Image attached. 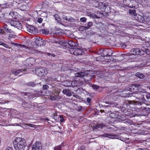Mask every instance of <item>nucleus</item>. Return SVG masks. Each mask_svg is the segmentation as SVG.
I'll list each match as a JSON object with an SVG mask.
<instances>
[{"mask_svg": "<svg viewBox=\"0 0 150 150\" xmlns=\"http://www.w3.org/2000/svg\"><path fill=\"white\" fill-rule=\"evenodd\" d=\"M25 140L21 138H17L13 142L14 147L16 150H24L25 147Z\"/></svg>", "mask_w": 150, "mask_h": 150, "instance_id": "obj_1", "label": "nucleus"}, {"mask_svg": "<svg viewBox=\"0 0 150 150\" xmlns=\"http://www.w3.org/2000/svg\"><path fill=\"white\" fill-rule=\"evenodd\" d=\"M141 86L139 84H135L129 86V87L127 88V89L128 91H130L132 93L130 94L129 93V95L127 96L128 97L129 96H131V95L134 94L139 90V88Z\"/></svg>", "mask_w": 150, "mask_h": 150, "instance_id": "obj_2", "label": "nucleus"}, {"mask_svg": "<svg viewBox=\"0 0 150 150\" xmlns=\"http://www.w3.org/2000/svg\"><path fill=\"white\" fill-rule=\"evenodd\" d=\"M124 5L129 8H135L137 3L135 0H123Z\"/></svg>", "mask_w": 150, "mask_h": 150, "instance_id": "obj_3", "label": "nucleus"}, {"mask_svg": "<svg viewBox=\"0 0 150 150\" xmlns=\"http://www.w3.org/2000/svg\"><path fill=\"white\" fill-rule=\"evenodd\" d=\"M35 73L36 74L40 76H44L47 73V71L41 67L36 68Z\"/></svg>", "mask_w": 150, "mask_h": 150, "instance_id": "obj_4", "label": "nucleus"}, {"mask_svg": "<svg viewBox=\"0 0 150 150\" xmlns=\"http://www.w3.org/2000/svg\"><path fill=\"white\" fill-rule=\"evenodd\" d=\"M35 42L38 45L40 46L45 45L46 44L45 41L40 37L36 36L35 38Z\"/></svg>", "mask_w": 150, "mask_h": 150, "instance_id": "obj_5", "label": "nucleus"}, {"mask_svg": "<svg viewBox=\"0 0 150 150\" xmlns=\"http://www.w3.org/2000/svg\"><path fill=\"white\" fill-rule=\"evenodd\" d=\"M35 60L33 58H30L27 59L25 61V66L27 67H32L35 64Z\"/></svg>", "mask_w": 150, "mask_h": 150, "instance_id": "obj_6", "label": "nucleus"}, {"mask_svg": "<svg viewBox=\"0 0 150 150\" xmlns=\"http://www.w3.org/2000/svg\"><path fill=\"white\" fill-rule=\"evenodd\" d=\"M96 76L94 75H91L89 74H85L83 79L84 81L87 83L89 84L91 82V80L95 78Z\"/></svg>", "mask_w": 150, "mask_h": 150, "instance_id": "obj_7", "label": "nucleus"}, {"mask_svg": "<svg viewBox=\"0 0 150 150\" xmlns=\"http://www.w3.org/2000/svg\"><path fill=\"white\" fill-rule=\"evenodd\" d=\"M101 137H108L111 139H119V134H110L108 133H104L100 135Z\"/></svg>", "mask_w": 150, "mask_h": 150, "instance_id": "obj_8", "label": "nucleus"}, {"mask_svg": "<svg viewBox=\"0 0 150 150\" xmlns=\"http://www.w3.org/2000/svg\"><path fill=\"white\" fill-rule=\"evenodd\" d=\"M112 51L110 49H105L103 50L102 54L104 56H110L112 54Z\"/></svg>", "mask_w": 150, "mask_h": 150, "instance_id": "obj_9", "label": "nucleus"}, {"mask_svg": "<svg viewBox=\"0 0 150 150\" xmlns=\"http://www.w3.org/2000/svg\"><path fill=\"white\" fill-rule=\"evenodd\" d=\"M141 49L139 48H133L130 51V53L131 55H141Z\"/></svg>", "mask_w": 150, "mask_h": 150, "instance_id": "obj_10", "label": "nucleus"}, {"mask_svg": "<svg viewBox=\"0 0 150 150\" xmlns=\"http://www.w3.org/2000/svg\"><path fill=\"white\" fill-rule=\"evenodd\" d=\"M32 150H42L41 144L39 142H35L33 145Z\"/></svg>", "mask_w": 150, "mask_h": 150, "instance_id": "obj_11", "label": "nucleus"}, {"mask_svg": "<svg viewBox=\"0 0 150 150\" xmlns=\"http://www.w3.org/2000/svg\"><path fill=\"white\" fill-rule=\"evenodd\" d=\"M125 103L127 105L134 104L135 105H141L143 103L141 102H137L136 101H131L127 100H125Z\"/></svg>", "mask_w": 150, "mask_h": 150, "instance_id": "obj_12", "label": "nucleus"}, {"mask_svg": "<svg viewBox=\"0 0 150 150\" xmlns=\"http://www.w3.org/2000/svg\"><path fill=\"white\" fill-rule=\"evenodd\" d=\"M91 87L93 89L98 92L102 91V87L94 84H91Z\"/></svg>", "mask_w": 150, "mask_h": 150, "instance_id": "obj_13", "label": "nucleus"}, {"mask_svg": "<svg viewBox=\"0 0 150 150\" xmlns=\"http://www.w3.org/2000/svg\"><path fill=\"white\" fill-rule=\"evenodd\" d=\"M141 55H144L145 53L147 55H150V50L146 48L141 49Z\"/></svg>", "mask_w": 150, "mask_h": 150, "instance_id": "obj_14", "label": "nucleus"}, {"mask_svg": "<svg viewBox=\"0 0 150 150\" xmlns=\"http://www.w3.org/2000/svg\"><path fill=\"white\" fill-rule=\"evenodd\" d=\"M83 53L82 50L80 48H77L75 49L73 54L75 55H82Z\"/></svg>", "mask_w": 150, "mask_h": 150, "instance_id": "obj_15", "label": "nucleus"}, {"mask_svg": "<svg viewBox=\"0 0 150 150\" xmlns=\"http://www.w3.org/2000/svg\"><path fill=\"white\" fill-rule=\"evenodd\" d=\"M3 28L4 29V30H5L7 33H9L13 34H14L15 33L13 30L9 28L7 25L6 24L3 25Z\"/></svg>", "mask_w": 150, "mask_h": 150, "instance_id": "obj_16", "label": "nucleus"}, {"mask_svg": "<svg viewBox=\"0 0 150 150\" xmlns=\"http://www.w3.org/2000/svg\"><path fill=\"white\" fill-rule=\"evenodd\" d=\"M62 93L65 94L67 96L70 97L71 96L72 93H74L73 92L69 89H65L63 90Z\"/></svg>", "mask_w": 150, "mask_h": 150, "instance_id": "obj_17", "label": "nucleus"}, {"mask_svg": "<svg viewBox=\"0 0 150 150\" xmlns=\"http://www.w3.org/2000/svg\"><path fill=\"white\" fill-rule=\"evenodd\" d=\"M73 82L70 81L66 80L61 82V84L65 86H69Z\"/></svg>", "mask_w": 150, "mask_h": 150, "instance_id": "obj_18", "label": "nucleus"}, {"mask_svg": "<svg viewBox=\"0 0 150 150\" xmlns=\"http://www.w3.org/2000/svg\"><path fill=\"white\" fill-rule=\"evenodd\" d=\"M107 5V3L100 2L98 4V8L100 9L102 11H103L104 10L105 6Z\"/></svg>", "mask_w": 150, "mask_h": 150, "instance_id": "obj_19", "label": "nucleus"}, {"mask_svg": "<svg viewBox=\"0 0 150 150\" xmlns=\"http://www.w3.org/2000/svg\"><path fill=\"white\" fill-rule=\"evenodd\" d=\"M112 10L109 5H108L107 3V5L105 6L103 11H105L106 13H108L110 12L113 13V11H112Z\"/></svg>", "mask_w": 150, "mask_h": 150, "instance_id": "obj_20", "label": "nucleus"}, {"mask_svg": "<svg viewBox=\"0 0 150 150\" xmlns=\"http://www.w3.org/2000/svg\"><path fill=\"white\" fill-rule=\"evenodd\" d=\"M134 18L137 21L142 22L143 21H144V18L143 16L139 14H137L136 16Z\"/></svg>", "mask_w": 150, "mask_h": 150, "instance_id": "obj_21", "label": "nucleus"}, {"mask_svg": "<svg viewBox=\"0 0 150 150\" xmlns=\"http://www.w3.org/2000/svg\"><path fill=\"white\" fill-rule=\"evenodd\" d=\"M139 109L140 110L142 111L143 112H146L147 114H149L150 112V109L149 108L142 106L141 108H139Z\"/></svg>", "mask_w": 150, "mask_h": 150, "instance_id": "obj_22", "label": "nucleus"}, {"mask_svg": "<svg viewBox=\"0 0 150 150\" xmlns=\"http://www.w3.org/2000/svg\"><path fill=\"white\" fill-rule=\"evenodd\" d=\"M97 15L94 14V15L93 16L94 17L99 18L102 17L103 16H104L103 15V13L102 12L97 11Z\"/></svg>", "mask_w": 150, "mask_h": 150, "instance_id": "obj_23", "label": "nucleus"}, {"mask_svg": "<svg viewBox=\"0 0 150 150\" xmlns=\"http://www.w3.org/2000/svg\"><path fill=\"white\" fill-rule=\"evenodd\" d=\"M135 75L137 77L139 78L140 79H143L145 77V76L143 74L139 72H137Z\"/></svg>", "mask_w": 150, "mask_h": 150, "instance_id": "obj_24", "label": "nucleus"}, {"mask_svg": "<svg viewBox=\"0 0 150 150\" xmlns=\"http://www.w3.org/2000/svg\"><path fill=\"white\" fill-rule=\"evenodd\" d=\"M27 30L28 32L31 33H34V27L29 25L27 27Z\"/></svg>", "mask_w": 150, "mask_h": 150, "instance_id": "obj_25", "label": "nucleus"}, {"mask_svg": "<svg viewBox=\"0 0 150 150\" xmlns=\"http://www.w3.org/2000/svg\"><path fill=\"white\" fill-rule=\"evenodd\" d=\"M85 74L83 72H79L75 74V76L76 77H84L85 75Z\"/></svg>", "mask_w": 150, "mask_h": 150, "instance_id": "obj_26", "label": "nucleus"}, {"mask_svg": "<svg viewBox=\"0 0 150 150\" xmlns=\"http://www.w3.org/2000/svg\"><path fill=\"white\" fill-rule=\"evenodd\" d=\"M54 17L55 20L57 21L58 23H59L60 24L64 25L62 23V21L60 20L59 16L58 15L55 14L54 15Z\"/></svg>", "mask_w": 150, "mask_h": 150, "instance_id": "obj_27", "label": "nucleus"}, {"mask_svg": "<svg viewBox=\"0 0 150 150\" xmlns=\"http://www.w3.org/2000/svg\"><path fill=\"white\" fill-rule=\"evenodd\" d=\"M39 32L41 34H45V35H47L49 33V31L47 30H46L44 29L40 30Z\"/></svg>", "mask_w": 150, "mask_h": 150, "instance_id": "obj_28", "label": "nucleus"}, {"mask_svg": "<svg viewBox=\"0 0 150 150\" xmlns=\"http://www.w3.org/2000/svg\"><path fill=\"white\" fill-rule=\"evenodd\" d=\"M55 93L54 94H52L50 96V99L52 100H54L58 98V96L57 95H55ZM57 93L56 94H57Z\"/></svg>", "mask_w": 150, "mask_h": 150, "instance_id": "obj_29", "label": "nucleus"}, {"mask_svg": "<svg viewBox=\"0 0 150 150\" xmlns=\"http://www.w3.org/2000/svg\"><path fill=\"white\" fill-rule=\"evenodd\" d=\"M143 93L142 92L138 90V91H137V92L134 94L135 95L134 96L139 99V96H142L143 95Z\"/></svg>", "mask_w": 150, "mask_h": 150, "instance_id": "obj_30", "label": "nucleus"}, {"mask_svg": "<svg viewBox=\"0 0 150 150\" xmlns=\"http://www.w3.org/2000/svg\"><path fill=\"white\" fill-rule=\"evenodd\" d=\"M36 85V84L33 82H30L26 83V85L27 86H31L33 87L35 86Z\"/></svg>", "mask_w": 150, "mask_h": 150, "instance_id": "obj_31", "label": "nucleus"}, {"mask_svg": "<svg viewBox=\"0 0 150 150\" xmlns=\"http://www.w3.org/2000/svg\"><path fill=\"white\" fill-rule=\"evenodd\" d=\"M15 27L17 28L18 29L21 30L22 28V26L21 23L18 21Z\"/></svg>", "mask_w": 150, "mask_h": 150, "instance_id": "obj_32", "label": "nucleus"}, {"mask_svg": "<svg viewBox=\"0 0 150 150\" xmlns=\"http://www.w3.org/2000/svg\"><path fill=\"white\" fill-rule=\"evenodd\" d=\"M68 43L71 47H74L76 46L75 43L72 40L69 41Z\"/></svg>", "mask_w": 150, "mask_h": 150, "instance_id": "obj_33", "label": "nucleus"}, {"mask_svg": "<svg viewBox=\"0 0 150 150\" xmlns=\"http://www.w3.org/2000/svg\"><path fill=\"white\" fill-rule=\"evenodd\" d=\"M43 7V4H38L35 7V9L37 11H40V9Z\"/></svg>", "mask_w": 150, "mask_h": 150, "instance_id": "obj_34", "label": "nucleus"}, {"mask_svg": "<svg viewBox=\"0 0 150 150\" xmlns=\"http://www.w3.org/2000/svg\"><path fill=\"white\" fill-rule=\"evenodd\" d=\"M129 13L130 14L132 15L135 17L136 16L137 14L136 13V10L135 9H133L132 10H130L129 11Z\"/></svg>", "mask_w": 150, "mask_h": 150, "instance_id": "obj_35", "label": "nucleus"}, {"mask_svg": "<svg viewBox=\"0 0 150 150\" xmlns=\"http://www.w3.org/2000/svg\"><path fill=\"white\" fill-rule=\"evenodd\" d=\"M18 21L12 20L10 21V23L12 26H13L15 27L16 23H17Z\"/></svg>", "mask_w": 150, "mask_h": 150, "instance_id": "obj_36", "label": "nucleus"}, {"mask_svg": "<svg viewBox=\"0 0 150 150\" xmlns=\"http://www.w3.org/2000/svg\"><path fill=\"white\" fill-rule=\"evenodd\" d=\"M2 13L0 12V21H3L5 20L4 15L5 14Z\"/></svg>", "mask_w": 150, "mask_h": 150, "instance_id": "obj_37", "label": "nucleus"}, {"mask_svg": "<svg viewBox=\"0 0 150 150\" xmlns=\"http://www.w3.org/2000/svg\"><path fill=\"white\" fill-rule=\"evenodd\" d=\"M93 24V22H89L87 24V26H86V28H87L86 29L88 30L91 27Z\"/></svg>", "mask_w": 150, "mask_h": 150, "instance_id": "obj_38", "label": "nucleus"}, {"mask_svg": "<svg viewBox=\"0 0 150 150\" xmlns=\"http://www.w3.org/2000/svg\"><path fill=\"white\" fill-rule=\"evenodd\" d=\"M138 99L141 100L144 103L145 102H146V100L144 98V95H143V96H139V99Z\"/></svg>", "mask_w": 150, "mask_h": 150, "instance_id": "obj_39", "label": "nucleus"}, {"mask_svg": "<svg viewBox=\"0 0 150 150\" xmlns=\"http://www.w3.org/2000/svg\"><path fill=\"white\" fill-rule=\"evenodd\" d=\"M0 45H2L6 48H10V47L8 45L3 43L2 42L0 41Z\"/></svg>", "mask_w": 150, "mask_h": 150, "instance_id": "obj_40", "label": "nucleus"}, {"mask_svg": "<svg viewBox=\"0 0 150 150\" xmlns=\"http://www.w3.org/2000/svg\"><path fill=\"white\" fill-rule=\"evenodd\" d=\"M12 74L15 75H17L20 73L18 69L16 70H13L12 71Z\"/></svg>", "mask_w": 150, "mask_h": 150, "instance_id": "obj_41", "label": "nucleus"}, {"mask_svg": "<svg viewBox=\"0 0 150 150\" xmlns=\"http://www.w3.org/2000/svg\"><path fill=\"white\" fill-rule=\"evenodd\" d=\"M17 12H15L13 11H11L9 13V15L12 16V17H14V15L17 14Z\"/></svg>", "mask_w": 150, "mask_h": 150, "instance_id": "obj_42", "label": "nucleus"}, {"mask_svg": "<svg viewBox=\"0 0 150 150\" xmlns=\"http://www.w3.org/2000/svg\"><path fill=\"white\" fill-rule=\"evenodd\" d=\"M54 150H62L60 145L56 146L54 148Z\"/></svg>", "mask_w": 150, "mask_h": 150, "instance_id": "obj_43", "label": "nucleus"}, {"mask_svg": "<svg viewBox=\"0 0 150 150\" xmlns=\"http://www.w3.org/2000/svg\"><path fill=\"white\" fill-rule=\"evenodd\" d=\"M86 28V26H81L79 27V30L80 31H83V30H87L86 28Z\"/></svg>", "mask_w": 150, "mask_h": 150, "instance_id": "obj_44", "label": "nucleus"}, {"mask_svg": "<svg viewBox=\"0 0 150 150\" xmlns=\"http://www.w3.org/2000/svg\"><path fill=\"white\" fill-rule=\"evenodd\" d=\"M86 101L87 103V105H91V99L89 98H86Z\"/></svg>", "mask_w": 150, "mask_h": 150, "instance_id": "obj_45", "label": "nucleus"}, {"mask_svg": "<svg viewBox=\"0 0 150 150\" xmlns=\"http://www.w3.org/2000/svg\"><path fill=\"white\" fill-rule=\"evenodd\" d=\"M87 19L85 17H82L80 19V21L82 22H85L86 21Z\"/></svg>", "mask_w": 150, "mask_h": 150, "instance_id": "obj_46", "label": "nucleus"}, {"mask_svg": "<svg viewBox=\"0 0 150 150\" xmlns=\"http://www.w3.org/2000/svg\"><path fill=\"white\" fill-rule=\"evenodd\" d=\"M63 18L64 20H65L67 21H69L70 17L68 18L66 16H64L63 17Z\"/></svg>", "mask_w": 150, "mask_h": 150, "instance_id": "obj_47", "label": "nucleus"}, {"mask_svg": "<svg viewBox=\"0 0 150 150\" xmlns=\"http://www.w3.org/2000/svg\"><path fill=\"white\" fill-rule=\"evenodd\" d=\"M97 124L98 126V128H102L105 126L104 124L103 123L98 124Z\"/></svg>", "mask_w": 150, "mask_h": 150, "instance_id": "obj_48", "label": "nucleus"}, {"mask_svg": "<svg viewBox=\"0 0 150 150\" xmlns=\"http://www.w3.org/2000/svg\"><path fill=\"white\" fill-rule=\"evenodd\" d=\"M117 5L120 7H123V5L120 2H118L117 3Z\"/></svg>", "mask_w": 150, "mask_h": 150, "instance_id": "obj_49", "label": "nucleus"}, {"mask_svg": "<svg viewBox=\"0 0 150 150\" xmlns=\"http://www.w3.org/2000/svg\"><path fill=\"white\" fill-rule=\"evenodd\" d=\"M75 21V20L74 18L70 17L69 21H70L71 22H74Z\"/></svg>", "mask_w": 150, "mask_h": 150, "instance_id": "obj_50", "label": "nucleus"}, {"mask_svg": "<svg viewBox=\"0 0 150 150\" xmlns=\"http://www.w3.org/2000/svg\"><path fill=\"white\" fill-rule=\"evenodd\" d=\"M112 11L115 14L114 15H118L120 14L119 12L118 11L114 10L113 9L112 10Z\"/></svg>", "mask_w": 150, "mask_h": 150, "instance_id": "obj_51", "label": "nucleus"}, {"mask_svg": "<svg viewBox=\"0 0 150 150\" xmlns=\"http://www.w3.org/2000/svg\"><path fill=\"white\" fill-rule=\"evenodd\" d=\"M49 88V87L47 85H44L43 86L42 88L44 90H46L48 89Z\"/></svg>", "mask_w": 150, "mask_h": 150, "instance_id": "obj_52", "label": "nucleus"}, {"mask_svg": "<svg viewBox=\"0 0 150 150\" xmlns=\"http://www.w3.org/2000/svg\"><path fill=\"white\" fill-rule=\"evenodd\" d=\"M43 19L41 18H38L37 21L39 23H41L42 22Z\"/></svg>", "mask_w": 150, "mask_h": 150, "instance_id": "obj_53", "label": "nucleus"}, {"mask_svg": "<svg viewBox=\"0 0 150 150\" xmlns=\"http://www.w3.org/2000/svg\"><path fill=\"white\" fill-rule=\"evenodd\" d=\"M35 93L37 95L40 96L42 94V92L40 91H36Z\"/></svg>", "mask_w": 150, "mask_h": 150, "instance_id": "obj_54", "label": "nucleus"}, {"mask_svg": "<svg viewBox=\"0 0 150 150\" xmlns=\"http://www.w3.org/2000/svg\"><path fill=\"white\" fill-rule=\"evenodd\" d=\"M85 147L83 146H81L78 149V150H84Z\"/></svg>", "mask_w": 150, "mask_h": 150, "instance_id": "obj_55", "label": "nucleus"}, {"mask_svg": "<svg viewBox=\"0 0 150 150\" xmlns=\"http://www.w3.org/2000/svg\"><path fill=\"white\" fill-rule=\"evenodd\" d=\"M98 128V124H97L96 125H95V126H93V127L92 129L93 130H96V129H97Z\"/></svg>", "mask_w": 150, "mask_h": 150, "instance_id": "obj_56", "label": "nucleus"}, {"mask_svg": "<svg viewBox=\"0 0 150 150\" xmlns=\"http://www.w3.org/2000/svg\"><path fill=\"white\" fill-rule=\"evenodd\" d=\"M143 17L144 18V20L145 21L147 22L148 21V20H149L148 18L145 16H143Z\"/></svg>", "mask_w": 150, "mask_h": 150, "instance_id": "obj_57", "label": "nucleus"}, {"mask_svg": "<svg viewBox=\"0 0 150 150\" xmlns=\"http://www.w3.org/2000/svg\"><path fill=\"white\" fill-rule=\"evenodd\" d=\"M18 71H19L20 73V72H22L23 71H26L27 70V69H18Z\"/></svg>", "mask_w": 150, "mask_h": 150, "instance_id": "obj_58", "label": "nucleus"}, {"mask_svg": "<svg viewBox=\"0 0 150 150\" xmlns=\"http://www.w3.org/2000/svg\"><path fill=\"white\" fill-rule=\"evenodd\" d=\"M6 150H13V149L12 147L8 146Z\"/></svg>", "mask_w": 150, "mask_h": 150, "instance_id": "obj_59", "label": "nucleus"}, {"mask_svg": "<svg viewBox=\"0 0 150 150\" xmlns=\"http://www.w3.org/2000/svg\"><path fill=\"white\" fill-rule=\"evenodd\" d=\"M4 29H2L0 28V33L4 34Z\"/></svg>", "mask_w": 150, "mask_h": 150, "instance_id": "obj_60", "label": "nucleus"}, {"mask_svg": "<svg viewBox=\"0 0 150 150\" xmlns=\"http://www.w3.org/2000/svg\"><path fill=\"white\" fill-rule=\"evenodd\" d=\"M149 94H146V97L147 99H149L150 98V93H148Z\"/></svg>", "mask_w": 150, "mask_h": 150, "instance_id": "obj_61", "label": "nucleus"}, {"mask_svg": "<svg viewBox=\"0 0 150 150\" xmlns=\"http://www.w3.org/2000/svg\"><path fill=\"white\" fill-rule=\"evenodd\" d=\"M3 6H2V8H7L8 7V5H7V3H6L5 4L3 5Z\"/></svg>", "mask_w": 150, "mask_h": 150, "instance_id": "obj_62", "label": "nucleus"}, {"mask_svg": "<svg viewBox=\"0 0 150 150\" xmlns=\"http://www.w3.org/2000/svg\"><path fill=\"white\" fill-rule=\"evenodd\" d=\"M132 121L130 120H128L127 121H126L125 122V123H128L129 124H130L132 123Z\"/></svg>", "mask_w": 150, "mask_h": 150, "instance_id": "obj_63", "label": "nucleus"}, {"mask_svg": "<svg viewBox=\"0 0 150 150\" xmlns=\"http://www.w3.org/2000/svg\"><path fill=\"white\" fill-rule=\"evenodd\" d=\"M148 149L146 148H139L137 149H136V150H148Z\"/></svg>", "mask_w": 150, "mask_h": 150, "instance_id": "obj_64", "label": "nucleus"}]
</instances>
